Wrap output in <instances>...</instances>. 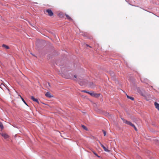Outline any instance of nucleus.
I'll use <instances>...</instances> for the list:
<instances>
[{
  "mask_svg": "<svg viewBox=\"0 0 159 159\" xmlns=\"http://www.w3.org/2000/svg\"><path fill=\"white\" fill-rule=\"evenodd\" d=\"M121 119L123 120L124 123H125V124L128 125H129L132 127L133 126H134V125L132 124L131 122L129 121L126 120L124 119L123 118H122Z\"/></svg>",
  "mask_w": 159,
  "mask_h": 159,
  "instance_id": "f257e3e1",
  "label": "nucleus"
},
{
  "mask_svg": "<svg viewBox=\"0 0 159 159\" xmlns=\"http://www.w3.org/2000/svg\"><path fill=\"white\" fill-rule=\"evenodd\" d=\"M44 12H47L48 13V15L50 16H52L53 15V13L51 9H47L45 11H44Z\"/></svg>",
  "mask_w": 159,
  "mask_h": 159,
  "instance_id": "f03ea898",
  "label": "nucleus"
},
{
  "mask_svg": "<svg viewBox=\"0 0 159 159\" xmlns=\"http://www.w3.org/2000/svg\"><path fill=\"white\" fill-rule=\"evenodd\" d=\"M101 146L103 148L104 150L106 152H109L110 151L107 148H106L101 142H99Z\"/></svg>",
  "mask_w": 159,
  "mask_h": 159,
  "instance_id": "7ed1b4c3",
  "label": "nucleus"
},
{
  "mask_svg": "<svg viewBox=\"0 0 159 159\" xmlns=\"http://www.w3.org/2000/svg\"><path fill=\"white\" fill-rule=\"evenodd\" d=\"M45 96L48 98H51L53 97L52 95H51V94L49 92H47L45 94Z\"/></svg>",
  "mask_w": 159,
  "mask_h": 159,
  "instance_id": "20e7f679",
  "label": "nucleus"
},
{
  "mask_svg": "<svg viewBox=\"0 0 159 159\" xmlns=\"http://www.w3.org/2000/svg\"><path fill=\"white\" fill-rule=\"evenodd\" d=\"M2 135L5 139H7L9 137V136L6 134H2Z\"/></svg>",
  "mask_w": 159,
  "mask_h": 159,
  "instance_id": "39448f33",
  "label": "nucleus"
},
{
  "mask_svg": "<svg viewBox=\"0 0 159 159\" xmlns=\"http://www.w3.org/2000/svg\"><path fill=\"white\" fill-rule=\"evenodd\" d=\"M31 99L33 100V101L35 102L38 103H39V102L37 99L35 98L33 96H31Z\"/></svg>",
  "mask_w": 159,
  "mask_h": 159,
  "instance_id": "423d86ee",
  "label": "nucleus"
},
{
  "mask_svg": "<svg viewBox=\"0 0 159 159\" xmlns=\"http://www.w3.org/2000/svg\"><path fill=\"white\" fill-rule=\"evenodd\" d=\"M154 105L156 108L159 111V104L157 102H155Z\"/></svg>",
  "mask_w": 159,
  "mask_h": 159,
  "instance_id": "0eeeda50",
  "label": "nucleus"
},
{
  "mask_svg": "<svg viewBox=\"0 0 159 159\" xmlns=\"http://www.w3.org/2000/svg\"><path fill=\"white\" fill-rule=\"evenodd\" d=\"M66 16L67 18L70 21L72 20V19L68 15L66 14Z\"/></svg>",
  "mask_w": 159,
  "mask_h": 159,
  "instance_id": "6e6552de",
  "label": "nucleus"
},
{
  "mask_svg": "<svg viewBox=\"0 0 159 159\" xmlns=\"http://www.w3.org/2000/svg\"><path fill=\"white\" fill-rule=\"evenodd\" d=\"M19 96L20 97V98L22 100L23 102L25 103V104L27 105V106H28L27 103L26 102L25 100L24 99L22 98V97L20 96V95H19Z\"/></svg>",
  "mask_w": 159,
  "mask_h": 159,
  "instance_id": "1a4fd4ad",
  "label": "nucleus"
},
{
  "mask_svg": "<svg viewBox=\"0 0 159 159\" xmlns=\"http://www.w3.org/2000/svg\"><path fill=\"white\" fill-rule=\"evenodd\" d=\"M100 94L94 93L93 97L98 98L100 96Z\"/></svg>",
  "mask_w": 159,
  "mask_h": 159,
  "instance_id": "9d476101",
  "label": "nucleus"
},
{
  "mask_svg": "<svg viewBox=\"0 0 159 159\" xmlns=\"http://www.w3.org/2000/svg\"><path fill=\"white\" fill-rule=\"evenodd\" d=\"M2 47H3L5 48L6 49H9V46L6 45L5 44H3L2 45Z\"/></svg>",
  "mask_w": 159,
  "mask_h": 159,
  "instance_id": "9b49d317",
  "label": "nucleus"
},
{
  "mask_svg": "<svg viewBox=\"0 0 159 159\" xmlns=\"http://www.w3.org/2000/svg\"><path fill=\"white\" fill-rule=\"evenodd\" d=\"M127 98H128V99H129L131 100H134V98L133 97H130L127 95Z\"/></svg>",
  "mask_w": 159,
  "mask_h": 159,
  "instance_id": "f8f14e48",
  "label": "nucleus"
},
{
  "mask_svg": "<svg viewBox=\"0 0 159 159\" xmlns=\"http://www.w3.org/2000/svg\"><path fill=\"white\" fill-rule=\"evenodd\" d=\"M0 127L1 129H2L3 128V126L2 124V122H0Z\"/></svg>",
  "mask_w": 159,
  "mask_h": 159,
  "instance_id": "ddd939ff",
  "label": "nucleus"
},
{
  "mask_svg": "<svg viewBox=\"0 0 159 159\" xmlns=\"http://www.w3.org/2000/svg\"><path fill=\"white\" fill-rule=\"evenodd\" d=\"M90 87L92 88L94 87V85L93 83H90Z\"/></svg>",
  "mask_w": 159,
  "mask_h": 159,
  "instance_id": "4468645a",
  "label": "nucleus"
},
{
  "mask_svg": "<svg viewBox=\"0 0 159 159\" xmlns=\"http://www.w3.org/2000/svg\"><path fill=\"white\" fill-rule=\"evenodd\" d=\"M77 79V76L76 75H74L73 77L72 78L73 80H76Z\"/></svg>",
  "mask_w": 159,
  "mask_h": 159,
  "instance_id": "2eb2a0df",
  "label": "nucleus"
},
{
  "mask_svg": "<svg viewBox=\"0 0 159 159\" xmlns=\"http://www.w3.org/2000/svg\"><path fill=\"white\" fill-rule=\"evenodd\" d=\"M93 154L96 156H97L98 157H100V156H99L97 153H96L94 151H93Z\"/></svg>",
  "mask_w": 159,
  "mask_h": 159,
  "instance_id": "dca6fc26",
  "label": "nucleus"
},
{
  "mask_svg": "<svg viewBox=\"0 0 159 159\" xmlns=\"http://www.w3.org/2000/svg\"><path fill=\"white\" fill-rule=\"evenodd\" d=\"M88 93L90 94L93 97L94 94V93H90L89 92H88Z\"/></svg>",
  "mask_w": 159,
  "mask_h": 159,
  "instance_id": "f3484780",
  "label": "nucleus"
},
{
  "mask_svg": "<svg viewBox=\"0 0 159 159\" xmlns=\"http://www.w3.org/2000/svg\"><path fill=\"white\" fill-rule=\"evenodd\" d=\"M79 84L81 85H85V83H82V81H79Z\"/></svg>",
  "mask_w": 159,
  "mask_h": 159,
  "instance_id": "a211bd4d",
  "label": "nucleus"
},
{
  "mask_svg": "<svg viewBox=\"0 0 159 159\" xmlns=\"http://www.w3.org/2000/svg\"><path fill=\"white\" fill-rule=\"evenodd\" d=\"M102 131L103 133V134H104V136H106V132L105 131L103 130H102Z\"/></svg>",
  "mask_w": 159,
  "mask_h": 159,
  "instance_id": "6ab92c4d",
  "label": "nucleus"
},
{
  "mask_svg": "<svg viewBox=\"0 0 159 159\" xmlns=\"http://www.w3.org/2000/svg\"><path fill=\"white\" fill-rule=\"evenodd\" d=\"M82 127L85 129L87 130V127L84 125H82Z\"/></svg>",
  "mask_w": 159,
  "mask_h": 159,
  "instance_id": "aec40b11",
  "label": "nucleus"
},
{
  "mask_svg": "<svg viewBox=\"0 0 159 159\" xmlns=\"http://www.w3.org/2000/svg\"><path fill=\"white\" fill-rule=\"evenodd\" d=\"M82 92H84V93H88V91H86L85 90H82Z\"/></svg>",
  "mask_w": 159,
  "mask_h": 159,
  "instance_id": "412c9836",
  "label": "nucleus"
},
{
  "mask_svg": "<svg viewBox=\"0 0 159 159\" xmlns=\"http://www.w3.org/2000/svg\"><path fill=\"white\" fill-rule=\"evenodd\" d=\"M132 127L134 128V129L135 130L137 131V130L136 128V127L134 125V126H133Z\"/></svg>",
  "mask_w": 159,
  "mask_h": 159,
  "instance_id": "4be33fe9",
  "label": "nucleus"
},
{
  "mask_svg": "<svg viewBox=\"0 0 159 159\" xmlns=\"http://www.w3.org/2000/svg\"><path fill=\"white\" fill-rule=\"evenodd\" d=\"M87 46H89V45H87Z\"/></svg>",
  "mask_w": 159,
  "mask_h": 159,
  "instance_id": "5701e85b",
  "label": "nucleus"
}]
</instances>
